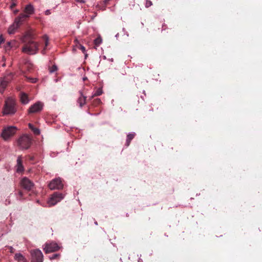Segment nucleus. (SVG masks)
Instances as JSON below:
<instances>
[{"mask_svg": "<svg viewBox=\"0 0 262 262\" xmlns=\"http://www.w3.org/2000/svg\"><path fill=\"white\" fill-rule=\"evenodd\" d=\"M3 60H5V57H3Z\"/></svg>", "mask_w": 262, "mask_h": 262, "instance_id": "42", "label": "nucleus"}, {"mask_svg": "<svg viewBox=\"0 0 262 262\" xmlns=\"http://www.w3.org/2000/svg\"><path fill=\"white\" fill-rule=\"evenodd\" d=\"M28 157H29L30 161H33L34 159V158L33 156H28Z\"/></svg>", "mask_w": 262, "mask_h": 262, "instance_id": "35", "label": "nucleus"}, {"mask_svg": "<svg viewBox=\"0 0 262 262\" xmlns=\"http://www.w3.org/2000/svg\"><path fill=\"white\" fill-rule=\"evenodd\" d=\"M45 37L46 38L45 46L47 47L48 45V40L46 36Z\"/></svg>", "mask_w": 262, "mask_h": 262, "instance_id": "36", "label": "nucleus"}, {"mask_svg": "<svg viewBox=\"0 0 262 262\" xmlns=\"http://www.w3.org/2000/svg\"><path fill=\"white\" fill-rule=\"evenodd\" d=\"M20 185L27 191L31 190L34 187V183L27 177L23 178L20 181Z\"/></svg>", "mask_w": 262, "mask_h": 262, "instance_id": "10", "label": "nucleus"}, {"mask_svg": "<svg viewBox=\"0 0 262 262\" xmlns=\"http://www.w3.org/2000/svg\"><path fill=\"white\" fill-rule=\"evenodd\" d=\"M4 42V38L2 35L0 36V45Z\"/></svg>", "mask_w": 262, "mask_h": 262, "instance_id": "34", "label": "nucleus"}, {"mask_svg": "<svg viewBox=\"0 0 262 262\" xmlns=\"http://www.w3.org/2000/svg\"><path fill=\"white\" fill-rule=\"evenodd\" d=\"M60 247L58 244L54 242L46 243L43 248L46 253L53 252L58 251Z\"/></svg>", "mask_w": 262, "mask_h": 262, "instance_id": "9", "label": "nucleus"}, {"mask_svg": "<svg viewBox=\"0 0 262 262\" xmlns=\"http://www.w3.org/2000/svg\"><path fill=\"white\" fill-rule=\"evenodd\" d=\"M18 12V10H16V11L14 12V13H17Z\"/></svg>", "mask_w": 262, "mask_h": 262, "instance_id": "41", "label": "nucleus"}, {"mask_svg": "<svg viewBox=\"0 0 262 262\" xmlns=\"http://www.w3.org/2000/svg\"><path fill=\"white\" fill-rule=\"evenodd\" d=\"M42 106L43 105L41 102H36L29 107L28 113L29 114H32L39 112L42 110Z\"/></svg>", "mask_w": 262, "mask_h": 262, "instance_id": "11", "label": "nucleus"}, {"mask_svg": "<svg viewBox=\"0 0 262 262\" xmlns=\"http://www.w3.org/2000/svg\"><path fill=\"white\" fill-rule=\"evenodd\" d=\"M57 70V67L55 65L52 66L51 68H50L49 70L50 73H53L56 71Z\"/></svg>", "mask_w": 262, "mask_h": 262, "instance_id": "27", "label": "nucleus"}, {"mask_svg": "<svg viewBox=\"0 0 262 262\" xmlns=\"http://www.w3.org/2000/svg\"><path fill=\"white\" fill-rule=\"evenodd\" d=\"M31 262H42L43 255L39 249L32 250L30 251Z\"/></svg>", "mask_w": 262, "mask_h": 262, "instance_id": "6", "label": "nucleus"}, {"mask_svg": "<svg viewBox=\"0 0 262 262\" xmlns=\"http://www.w3.org/2000/svg\"><path fill=\"white\" fill-rule=\"evenodd\" d=\"M102 93H103V91H102V88H99L96 90V91L95 92V93L89 98V100H90L92 99L95 96H100Z\"/></svg>", "mask_w": 262, "mask_h": 262, "instance_id": "21", "label": "nucleus"}, {"mask_svg": "<svg viewBox=\"0 0 262 262\" xmlns=\"http://www.w3.org/2000/svg\"><path fill=\"white\" fill-rule=\"evenodd\" d=\"M51 14L50 11L49 10H47L45 11L46 15H49Z\"/></svg>", "mask_w": 262, "mask_h": 262, "instance_id": "37", "label": "nucleus"}, {"mask_svg": "<svg viewBox=\"0 0 262 262\" xmlns=\"http://www.w3.org/2000/svg\"><path fill=\"white\" fill-rule=\"evenodd\" d=\"M26 78L28 79V80L31 83H34L36 82V81H37L36 78H30V77H26Z\"/></svg>", "mask_w": 262, "mask_h": 262, "instance_id": "28", "label": "nucleus"}, {"mask_svg": "<svg viewBox=\"0 0 262 262\" xmlns=\"http://www.w3.org/2000/svg\"><path fill=\"white\" fill-rule=\"evenodd\" d=\"M3 67L5 66V63H4V64H3Z\"/></svg>", "mask_w": 262, "mask_h": 262, "instance_id": "43", "label": "nucleus"}, {"mask_svg": "<svg viewBox=\"0 0 262 262\" xmlns=\"http://www.w3.org/2000/svg\"><path fill=\"white\" fill-rule=\"evenodd\" d=\"M111 1V0H104L102 2V6H101L100 5H98L97 7L99 9H101L102 10H104L105 9L106 6L108 4L109 2Z\"/></svg>", "mask_w": 262, "mask_h": 262, "instance_id": "22", "label": "nucleus"}, {"mask_svg": "<svg viewBox=\"0 0 262 262\" xmlns=\"http://www.w3.org/2000/svg\"><path fill=\"white\" fill-rule=\"evenodd\" d=\"M79 94L80 95L79 98L77 99V103L79 104L80 107H83L86 103V97L84 96L82 91H79Z\"/></svg>", "mask_w": 262, "mask_h": 262, "instance_id": "13", "label": "nucleus"}, {"mask_svg": "<svg viewBox=\"0 0 262 262\" xmlns=\"http://www.w3.org/2000/svg\"><path fill=\"white\" fill-rule=\"evenodd\" d=\"M19 199H21L23 196V193L21 191L18 192Z\"/></svg>", "mask_w": 262, "mask_h": 262, "instance_id": "31", "label": "nucleus"}, {"mask_svg": "<svg viewBox=\"0 0 262 262\" xmlns=\"http://www.w3.org/2000/svg\"><path fill=\"white\" fill-rule=\"evenodd\" d=\"M78 48L81 50L83 53H84L85 52V48L84 46H82L81 45H80Z\"/></svg>", "mask_w": 262, "mask_h": 262, "instance_id": "30", "label": "nucleus"}, {"mask_svg": "<svg viewBox=\"0 0 262 262\" xmlns=\"http://www.w3.org/2000/svg\"><path fill=\"white\" fill-rule=\"evenodd\" d=\"M28 16L23 13L20 14L18 17L15 18L14 23L8 28V33L9 34H14L15 31L22 24L23 21L27 18Z\"/></svg>", "mask_w": 262, "mask_h": 262, "instance_id": "3", "label": "nucleus"}, {"mask_svg": "<svg viewBox=\"0 0 262 262\" xmlns=\"http://www.w3.org/2000/svg\"><path fill=\"white\" fill-rule=\"evenodd\" d=\"M15 259L18 261V262H26V259L25 258V257L20 253H16L15 255Z\"/></svg>", "mask_w": 262, "mask_h": 262, "instance_id": "19", "label": "nucleus"}, {"mask_svg": "<svg viewBox=\"0 0 262 262\" xmlns=\"http://www.w3.org/2000/svg\"><path fill=\"white\" fill-rule=\"evenodd\" d=\"M16 130L17 128L15 126H8L3 129L1 136L5 140H7L12 137L16 133Z\"/></svg>", "mask_w": 262, "mask_h": 262, "instance_id": "5", "label": "nucleus"}, {"mask_svg": "<svg viewBox=\"0 0 262 262\" xmlns=\"http://www.w3.org/2000/svg\"><path fill=\"white\" fill-rule=\"evenodd\" d=\"M9 81L8 80H6V79H3L1 83H0V92L1 93H3L7 86V84L8 83Z\"/></svg>", "mask_w": 262, "mask_h": 262, "instance_id": "17", "label": "nucleus"}, {"mask_svg": "<svg viewBox=\"0 0 262 262\" xmlns=\"http://www.w3.org/2000/svg\"><path fill=\"white\" fill-rule=\"evenodd\" d=\"M45 50V49H44L42 51V53L43 54H44Z\"/></svg>", "mask_w": 262, "mask_h": 262, "instance_id": "40", "label": "nucleus"}, {"mask_svg": "<svg viewBox=\"0 0 262 262\" xmlns=\"http://www.w3.org/2000/svg\"><path fill=\"white\" fill-rule=\"evenodd\" d=\"M102 42V39L100 37H97L94 40V43L96 46H99Z\"/></svg>", "mask_w": 262, "mask_h": 262, "instance_id": "25", "label": "nucleus"}, {"mask_svg": "<svg viewBox=\"0 0 262 262\" xmlns=\"http://www.w3.org/2000/svg\"><path fill=\"white\" fill-rule=\"evenodd\" d=\"M60 256V255L59 254H54L51 256L50 257V259L51 260L58 259Z\"/></svg>", "mask_w": 262, "mask_h": 262, "instance_id": "26", "label": "nucleus"}, {"mask_svg": "<svg viewBox=\"0 0 262 262\" xmlns=\"http://www.w3.org/2000/svg\"><path fill=\"white\" fill-rule=\"evenodd\" d=\"M23 47V52L29 54H34L38 50V45L33 40H28Z\"/></svg>", "mask_w": 262, "mask_h": 262, "instance_id": "2", "label": "nucleus"}, {"mask_svg": "<svg viewBox=\"0 0 262 262\" xmlns=\"http://www.w3.org/2000/svg\"><path fill=\"white\" fill-rule=\"evenodd\" d=\"M24 12L25 13H26L25 14L28 16H29V15L33 14L34 13V8L33 6L31 4L27 5L25 8ZM28 17L29 16H28L27 17Z\"/></svg>", "mask_w": 262, "mask_h": 262, "instance_id": "15", "label": "nucleus"}, {"mask_svg": "<svg viewBox=\"0 0 262 262\" xmlns=\"http://www.w3.org/2000/svg\"><path fill=\"white\" fill-rule=\"evenodd\" d=\"M16 171L17 172H21L24 171V167L23 165L22 157L21 156H19L17 159Z\"/></svg>", "mask_w": 262, "mask_h": 262, "instance_id": "14", "label": "nucleus"}, {"mask_svg": "<svg viewBox=\"0 0 262 262\" xmlns=\"http://www.w3.org/2000/svg\"><path fill=\"white\" fill-rule=\"evenodd\" d=\"M32 64L29 61H27L25 63V68H27L28 71H30L32 68Z\"/></svg>", "mask_w": 262, "mask_h": 262, "instance_id": "24", "label": "nucleus"}, {"mask_svg": "<svg viewBox=\"0 0 262 262\" xmlns=\"http://www.w3.org/2000/svg\"><path fill=\"white\" fill-rule=\"evenodd\" d=\"M63 195L59 192H54L48 201V203L50 206H53L56 204L63 199Z\"/></svg>", "mask_w": 262, "mask_h": 262, "instance_id": "8", "label": "nucleus"}, {"mask_svg": "<svg viewBox=\"0 0 262 262\" xmlns=\"http://www.w3.org/2000/svg\"><path fill=\"white\" fill-rule=\"evenodd\" d=\"M135 133H130L127 136V139L125 143V146H128L130 143L131 141L134 139L135 136Z\"/></svg>", "mask_w": 262, "mask_h": 262, "instance_id": "18", "label": "nucleus"}, {"mask_svg": "<svg viewBox=\"0 0 262 262\" xmlns=\"http://www.w3.org/2000/svg\"><path fill=\"white\" fill-rule=\"evenodd\" d=\"M29 127L30 129L34 133V134L36 135H38L40 134V130L38 128L35 127L32 124H29Z\"/></svg>", "mask_w": 262, "mask_h": 262, "instance_id": "20", "label": "nucleus"}, {"mask_svg": "<svg viewBox=\"0 0 262 262\" xmlns=\"http://www.w3.org/2000/svg\"><path fill=\"white\" fill-rule=\"evenodd\" d=\"M16 6V4L13 1L12 3L11 6H10V9H12L13 8H14Z\"/></svg>", "mask_w": 262, "mask_h": 262, "instance_id": "32", "label": "nucleus"}, {"mask_svg": "<svg viewBox=\"0 0 262 262\" xmlns=\"http://www.w3.org/2000/svg\"><path fill=\"white\" fill-rule=\"evenodd\" d=\"M20 101L24 104L28 103L29 100L28 95L25 93H21L20 94Z\"/></svg>", "mask_w": 262, "mask_h": 262, "instance_id": "16", "label": "nucleus"}, {"mask_svg": "<svg viewBox=\"0 0 262 262\" xmlns=\"http://www.w3.org/2000/svg\"><path fill=\"white\" fill-rule=\"evenodd\" d=\"M83 79L84 81H85V80H86L87 79V78L86 77H84L83 78Z\"/></svg>", "mask_w": 262, "mask_h": 262, "instance_id": "39", "label": "nucleus"}, {"mask_svg": "<svg viewBox=\"0 0 262 262\" xmlns=\"http://www.w3.org/2000/svg\"><path fill=\"white\" fill-rule=\"evenodd\" d=\"M7 44L10 47H12V45H11V42H7Z\"/></svg>", "mask_w": 262, "mask_h": 262, "instance_id": "38", "label": "nucleus"}, {"mask_svg": "<svg viewBox=\"0 0 262 262\" xmlns=\"http://www.w3.org/2000/svg\"><path fill=\"white\" fill-rule=\"evenodd\" d=\"M49 188L51 190L61 189L63 187V184L60 178H56L52 180L48 185Z\"/></svg>", "mask_w": 262, "mask_h": 262, "instance_id": "7", "label": "nucleus"}, {"mask_svg": "<svg viewBox=\"0 0 262 262\" xmlns=\"http://www.w3.org/2000/svg\"><path fill=\"white\" fill-rule=\"evenodd\" d=\"M8 249H9V250L10 251V252L11 253H13L14 252V249L11 246H8Z\"/></svg>", "mask_w": 262, "mask_h": 262, "instance_id": "33", "label": "nucleus"}, {"mask_svg": "<svg viewBox=\"0 0 262 262\" xmlns=\"http://www.w3.org/2000/svg\"><path fill=\"white\" fill-rule=\"evenodd\" d=\"M36 34L33 30H29L25 33V34L21 40L23 42H26L28 40H32L35 39Z\"/></svg>", "mask_w": 262, "mask_h": 262, "instance_id": "12", "label": "nucleus"}, {"mask_svg": "<svg viewBox=\"0 0 262 262\" xmlns=\"http://www.w3.org/2000/svg\"><path fill=\"white\" fill-rule=\"evenodd\" d=\"M17 145L21 149H28L32 144V139L28 135H24L17 141Z\"/></svg>", "mask_w": 262, "mask_h": 262, "instance_id": "4", "label": "nucleus"}, {"mask_svg": "<svg viewBox=\"0 0 262 262\" xmlns=\"http://www.w3.org/2000/svg\"><path fill=\"white\" fill-rule=\"evenodd\" d=\"M101 103V101L100 99L97 98L93 100V101L92 102V105H94V106H97L99 105V104H100Z\"/></svg>", "mask_w": 262, "mask_h": 262, "instance_id": "23", "label": "nucleus"}, {"mask_svg": "<svg viewBox=\"0 0 262 262\" xmlns=\"http://www.w3.org/2000/svg\"><path fill=\"white\" fill-rule=\"evenodd\" d=\"M152 5V2L150 1H146L145 3V7L148 8Z\"/></svg>", "mask_w": 262, "mask_h": 262, "instance_id": "29", "label": "nucleus"}, {"mask_svg": "<svg viewBox=\"0 0 262 262\" xmlns=\"http://www.w3.org/2000/svg\"><path fill=\"white\" fill-rule=\"evenodd\" d=\"M17 111L16 103L14 99L8 98L5 101L3 109L4 115H12Z\"/></svg>", "mask_w": 262, "mask_h": 262, "instance_id": "1", "label": "nucleus"}]
</instances>
